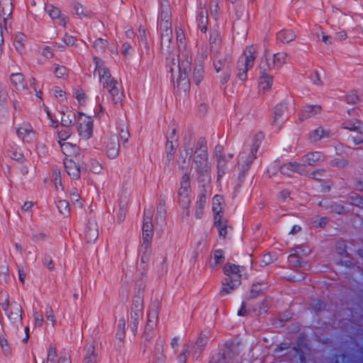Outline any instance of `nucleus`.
Wrapping results in <instances>:
<instances>
[{
	"label": "nucleus",
	"mask_w": 363,
	"mask_h": 363,
	"mask_svg": "<svg viewBox=\"0 0 363 363\" xmlns=\"http://www.w3.org/2000/svg\"><path fill=\"white\" fill-rule=\"evenodd\" d=\"M270 301L266 298L263 299L259 305L254 307L252 311L256 313V315H259L266 313L268 311Z\"/></svg>",
	"instance_id": "43"
},
{
	"label": "nucleus",
	"mask_w": 363,
	"mask_h": 363,
	"mask_svg": "<svg viewBox=\"0 0 363 363\" xmlns=\"http://www.w3.org/2000/svg\"><path fill=\"white\" fill-rule=\"evenodd\" d=\"M61 150L64 155L70 157L74 158L76 160L79 157V147L72 143L68 142H60L59 141Z\"/></svg>",
	"instance_id": "21"
},
{
	"label": "nucleus",
	"mask_w": 363,
	"mask_h": 363,
	"mask_svg": "<svg viewBox=\"0 0 363 363\" xmlns=\"http://www.w3.org/2000/svg\"><path fill=\"white\" fill-rule=\"evenodd\" d=\"M321 106L318 105H306L303 106L301 113H299V121H303L304 120L313 117L315 115L320 113Z\"/></svg>",
	"instance_id": "26"
},
{
	"label": "nucleus",
	"mask_w": 363,
	"mask_h": 363,
	"mask_svg": "<svg viewBox=\"0 0 363 363\" xmlns=\"http://www.w3.org/2000/svg\"><path fill=\"white\" fill-rule=\"evenodd\" d=\"M46 11H48L49 16L52 19L57 20V23L60 26H62L64 27L66 26V24L68 21V18L64 15H62L61 11L59 9L53 6L52 5H50L48 6H47Z\"/></svg>",
	"instance_id": "25"
},
{
	"label": "nucleus",
	"mask_w": 363,
	"mask_h": 363,
	"mask_svg": "<svg viewBox=\"0 0 363 363\" xmlns=\"http://www.w3.org/2000/svg\"><path fill=\"white\" fill-rule=\"evenodd\" d=\"M10 80L12 85L19 91H25L27 89L24 76L22 73H13L11 74Z\"/></svg>",
	"instance_id": "27"
},
{
	"label": "nucleus",
	"mask_w": 363,
	"mask_h": 363,
	"mask_svg": "<svg viewBox=\"0 0 363 363\" xmlns=\"http://www.w3.org/2000/svg\"><path fill=\"white\" fill-rule=\"evenodd\" d=\"M74 10L75 13L79 16L80 18L84 17H90L91 12L89 10L85 9L83 6L79 3L74 4Z\"/></svg>",
	"instance_id": "51"
},
{
	"label": "nucleus",
	"mask_w": 363,
	"mask_h": 363,
	"mask_svg": "<svg viewBox=\"0 0 363 363\" xmlns=\"http://www.w3.org/2000/svg\"><path fill=\"white\" fill-rule=\"evenodd\" d=\"M108 41L106 40L99 38L94 41V48L97 52H104L106 49Z\"/></svg>",
	"instance_id": "56"
},
{
	"label": "nucleus",
	"mask_w": 363,
	"mask_h": 363,
	"mask_svg": "<svg viewBox=\"0 0 363 363\" xmlns=\"http://www.w3.org/2000/svg\"><path fill=\"white\" fill-rule=\"evenodd\" d=\"M318 206L330 212L337 214H344L345 213V207L342 205L330 200L323 199L318 203Z\"/></svg>",
	"instance_id": "24"
},
{
	"label": "nucleus",
	"mask_w": 363,
	"mask_h": 363,
	"mask_svg": "<svg viewBox=\"0 0 363 363\" xmlns=\"http://www.w3.org/2000/svg\"><path fill=\"white\" fill-rule=\"evenodd\" d=\"M54 74L57 78H65L68 75L67 67L57 65L55 66Z\"/></svg>",
	"instance_id": "58"
},
{
	"label": "nucleus",
	"mask_w": 363,
	"mask_h": 363,
	"mask_svg": "<svg viewBox=\"0 0 363 363\" xmlns=\"http://www.w3.org/2000/svg\"><path fill=\"white\" fill-rule=\"evenodd\" d=\"M152 215L153 209L152 207L149 208L148 209L145 208L143 224V244L146 243L147 245L150 244L154 233L153 224L152 222Z\"/></svg>",
	"instance_id": "9"
},
{
	"label": "nucleus",
	"mask_w": 363,
	"mask_h": 363,
	"mask_svg": "<svg viewBox=\"0 0 363 363\" xmlns=\"http://www.w3.org/2000/svg\"><path fill=\"white\" fill-rule=\"evenodd\" d=\"M159 308L160 303L158 301H154L151 303L147 313V323L145 328L146 331L153 332L156 327L158 320Z\"/></svg>",
	"instance_id": "14"
},
{
	"label": "nucleus",
	"mask_w": 363,
	"mask_h": 363,
	"mask_svg": "<svg viewBox=\"0 0 363 363\" xmlns=\"http://www.w3.org/2000/svg\"><path fill=\"white\" fill-rule=\"evenodd\" d=\"M273 77L269 74H260L259 86L262 89L268 90L272 87Z\"/></svg>",
	"instance_id": "42"
},
{
	"label": "nucleus",
	"mask_w": 363,
	"mask_h": 363,
	"mask_svg": "<svg viewBox=\"0 0 363 363\" xmlns=\"http://www.w3.org/2000/svg\"><path fill=\"white\" fill-rule=\"evenodd\" d=\"M206 343H207V337L203 335V334H201V335L199 336V337L198 338V340L196 342L195 350L193 352V357L194 358L197 359L199 357L202 350L205 347Z\"/></svg>",
	"instance_id": "34"
},
{
	"label": "nucleus",
	"mask_w": 363,
	"mask_h": 363,
	"mask_svg": "<svg viewBox=\"0 0 363 363\" xmlns=\"http://www.w3.org/2000/svg\"><path fill=\"white\" fill-rule=\"evenodd\" d=\"M77 124L79 135L83 139L87 140L91 138L93 133V120L91 117L79 112Z\"/></svg>",
	"instance_id": "8"
},
{
	"label": "nucleus",
	"mask_w": 363,
	"mask_h": 363,
	"mask_svg": "<svg viewBox=\"0 0 363 363\" xmlns=\"http://www.w3.org/2000/svg\"><path fill=\"white\" fill-rule=\"evenodd\" d=\"M239 352L238 345L227 342L223 351L213 355L208 363H229L231 359L239 354Z\"/></svg>",
	"instance_id": "7"
},
{
	"label": "nucleus",
	"mask_w": 363,
	"mask_h": 363,
	"mask_svg": "<svg viewBox=\"0 0 363 363\" xmlns=\"http://www.w3.org/2000/svg\"><path fill=\"white\" fill-rule=\"evenodd\" d=\"M0 345L4 355H11L12 349L10 345L9 344L8 340L5 337H0Z\"/></svg>",
	"instance_id": "57"
},
{
	"label": "nucleus",
	"mask_w": 363,
	"mask_h": 363,
	"mask_svg": "<svg viewBox=\"0 0 363 363\" xmlns=\"http://www.w3.org/2000/svg\"><path fill=\"white\" fill-rule=\"evenodd\" d=\"M160 29L162 32H172V19L160 20Z\"/></svg>",
	"instance_id": "62"
},
{
	"label": "nucleus",
	"mask_w": 363,
	"mask_h": 363,
	"mask_svg": "<svg viewBox=\"0 0 363 363\" xmlns=\"http://www.w3.org/2000/svg\"><path fill=\"white\" fill-rule=\"evenodd\" d=\"M328 136V133L321 127L318 128L310 133V139L313 142H316Z\"/></svg>",
	"instance_id": "45"
},
{
	"label": "nucleus",
	"mask_w": 363,
	"mask_h": 363,
	"mask_svg": "<svg viewBox=\"0 0 363 363\" xmlns=\"http://www.w3.org/2000/svg\"><path fill=\"white\" fill-rule=\"evenodd\" d=\"M363 125V123H362L360 121H359L357 119H352L350 121H345L342 123V127L345 129H348L350 130H355L359 133H363V130L359 129V128H357V126Z\"/></svg>",
	"instance_id": "50"
},
{
	"label": "nucleus",
	"mask_w": 363,
	"mask_h": 363,
	"mask_svg": "<svg viewBox=\"0 0 363 363\" xmlns=\"http://www.w3.org/2000/svg\"><path fill=\"white\" fill-rule=\"evenodd\" d=\"M245 268L235 264L226 263L223 267V273L225 277L222 281V287L220 290V296H225L231 293L241 283Z\"/></svg>",
	"instance_id": "3"
},
{
	"label": "nucleus",
	"mask_w": 363,
	"mask_h": 363,
	"mask_svg": "<svg viewBox=\"0 0 363 363\" xmlns=\"http://www.w3.org/2000/svg\"><path fill=\"white\" fill-rule=\"evenodd\" d=\"M8 318L11 323L18 330L22 325V308L17 302L11 303V308L7 312Z\"/></svg>",
	"instance_id": "13"
},
{
	"label": "nucleus",
	"mask_w": 363,
	"mask_h": 363,
	"mask_svg": "<svg viewBox=\"0 0 363 363\" xmlns=\"http://www.w3.org/2000/svg\"><path fill=\"white\" fill-rule=\"evenodd\" d=\"M193 152L194 148L190 140L185 142L177 160V164L181 169H184L188 167Z\"/></svg>",
	"instance_id": "12"
},
{
	"label": "nucleus",
	"mask_w": 363,
	"mask_h": 363,
	"mask_svg": "<svg viewBox=\"0 0 363 363\" xmlns=\"http://www.w3.org/2000/svg\"><path fill=\"white\" fill-rule=\"evenodd\" d=\"M259 145L260 143L258 141V139L255 138L250 150L243 151L240 154L238 160V168L240 169L238 179L240 182L244 179L245 174L249 170L252 161L256 158V154Z\"/></svg>",
	"instance_id": "4"
},
{
	"label": "nucleus",
	"mask_w": 363,
	"mask_h": 363,
	"mask_svg": "<svg viewBox=\"0 0 363 363\" xmlns=\"http://www.w3.org/2000/svg\"><path fill=\"white\" fill-rule=\"evenodd\" d=\"M191 57H189L188 53L181 52L177 56V60L175 62L172 59L171 65H169V72L172 74V79L174 81L175 75L178 73L177 77V85L182 84L184 87L189 86V79L188 74L191 70Z\"/></svg>",
	"instance_id": "1"
},
{
	"label": "nucleus",
	"mask_w": 363,
	"mask_h": 363,
	"mask_svg": "<svg viewBox=\"0 0 363 363\" xmlns=\"http://www.w3.org/2000/svg\"><path fill=\"white\" fill-rule=\"evenodd\" d=\"M165 359L162 352V345L156 343L154 347L153 363H165Z\"/></svg>",
	"instance_id": "38"
},
{
	"label": "nucleus",
	"mask_w": 363,
	"mask_h": 363,
	"mask_svg": "<svg viewBox=\"0 0 363 363\" xmlns=\"http://www.w3.org/2000/svg\"><path fill=\"white\" fill-rule=\"evenodd\" d=\"M349 200L352 205L363 208V199L358 194L351 195Z\"/></svg>",
	"instance_id": "64"
},
{
	"label": "nucleus",
	"mask_w": 363,
	"mask_h": 363,
	"mask_svg": "<svg viewBox=\"0 0 363 363\" xmlns=\"http://www.w3.org/2000/svg\"><path fill=\"white\" fill-rule=\"evenodd\" d=\"M77 121V117L75 113L72 111L63 112L61 116V124L64 127H69L74 124V122Z\"/></svg>",
	"instance_id": "32"
},
{
	"label": "nucleus",
	"mask_w": 363,
	"mask_h": 363,
	"mask_svg": "<svg viewBox=\"0 0 363 363\" xmlns=\"http://www.w3.org/2000/svg\"><path fill=\"white\" fill-rule=\"evenodd\" d=\"M282 174L291 176L292 173L296 172L299 174H303L306 172V166L304 164L296 162L283 164L279 168Z\"/></svg>",
	"instance_id": "17"
},
{
	"label": "nucleus",
	"mask_w": 363,
	"mask_h": 363,
	"mask_svg": "<svg viewBox=\"0 0 363 363\" xmlns=\"http://www.w3.org/2000/svg\"><path fill=\"white\" fill-rule=\"evenodd\" d=\"M94 62L96 65L94 73L98 72L99 75L100 83L103 85L105 82L111 80L113 78L108 68L101 64V60L98 57H94Z\"/></svg>",
	"instance_id": "19"
},
{
	"label": "nucleus",
	"mask_w": 363,
	"mask_h": 363,
	"mask_svg": "<svg viewBox=\"0 0 363 363\" xmlns=\"http://www.w3.org/2000/svg\"><path fill=\"white\" fill-rule=\"evenodd\" d=\"M118 128L121 140L123 141V144L127 143L130 137V133L128 128L125 127V125H121Z\"/></svg>",
	"instance_id": "60"
},
{
	"label": "nucleus",
	"mask_w": 363,
	"mask_h": 363,
	"mask_svg": "<svg viewBox=\"0 0 363 363\" xmlns=\"http://www.w3.org/2000/svg\"><path fill=\"white\" fill-rule=\"evenodd\" d=\"M255 52V48L249 46L246 48L243 55L239 58L237 62V77L240 80L245 81L247 79V71L254 66L256 58Z\"/></svg>",
	"instance_id": "5"
},
{
	"label": "nucleus",
	"mask_w": 363,
	"mask_h": 363,
	"mask_svg": "<svg viewBox=\"0 0 363 363\" xmlns=\"http://www.w3.org/2000/svg\"><path fill=\"white\" fill-rule=\"evenodd\" d=\"M87 167L91 172L95 174L99 173L102 169L101 164L94 159H91L89 161Z\"/></svg>",
	"instance_id": "59"
},
{
	"label": "nucleus",
	"mask_w": 363,
	"mask_h": 363,
	"mask_svg": "<svg viewBox=\"0 0 363 363\" xmlns=\"http://www.w3.org/2000/svg\"><path fill=\"white\" fill-rule=\"evenodd\" d=\"M56 205L60 213L65 216L69 214V202L67 200L59 199L57 201Z\"/></svg>",
	"instance_id": "53"
},
{
	"label": "nucleus",
	"mask_w": 363,
	"mask_h": 363,
	"mask_svg": "<svg viewBox=\"0 0 363 363\" xmlns=\"http://www.w3.org/2000/svg\"><path fill=\"white\" fill-rule=\"evenodd\" d=\"M223 197L220 195H216L213 199L212 210L215 216H223L222 207L220 206Z\"/></svg>",
	"instance_id": "44"
},
{
	"label": "nucleus",
	"mask_w": 363,
	"mask_h": 363,
	"mask_svg": "<svg viewBox=\"0 0 363 363\" xmlns=\"http://www.w3.org/2000/svg\"><path fill=\"white\" fill-rule=\"evenodd\" d=\"M208 147L205 138H200L196 144L191 169H194L200 177H208L211 165L208 159Z\"/></svg>",
	"instance_id": "2"
},
{
	"label": "nucleus",
	"mask_w": 363,
	"mask_h": 363,
	"mask_svg": "<svg viewBox=\"0 0 363 363\" xmlns=\"http://www.w3.org/2000/svg\"><path fill=\"white\" fill-rule=\"evenodd\" d=\"M325 159V155L320 152H308L302 157L301 160L310 166L320 165Z\"/></svg>",
	"instance_id": "22"
},
{
	"label": "nucleus",
	"mask_w": 363,
	"mask_h": 363,
	"mask_svg": "<svg viewBox=\"0 0 363 363\" xmlns=\"http://www.w3.org/2000/svg\"><path fill=\"white\" fill-rule=\"evenodd\" d=\"M272 118V125L281 129L288 118V106L286 102L282 101L274 106Z\"/></svg>",
	"instance_id": "10"
},
{
	"label": "nucleus",
	"mask_w": 363,
	"mask_h": 363,
	"mask_svg": "<svg viewBox=\"0 0 363 363\" xmlns=\"http://www.w3.org/2000/svg\"><path fill=\"white\" fill-rule=\"evenodd\" d=\"M270 56L269 50H267L264 52V59L262 60L259 65L260 74H269L270 70V64L268 62L267 57Z\"/></svg>",
	"instance_id": "47"
},
{
	"label": "nucleus",
	"mask_w": 363,
	"mask_h": 363,
	"mask_svg": "<svg viewBox=\"0 0 363 363\" xmlns=\"http://www.w3.org/2000/svg\"><path fill=\"white\" fill-rule=\"evenodd\" d=\"M231 62V57L229 55H220L215 53L213 55V66L216 72H220L223 69L228 67Z\"/></svg>",
	"instance_id": "23"
},
{
	"label": "nucleus",
	"mask_w": 363,
	"mask_h": 363,
	"mask_svg": "<svg viewBox=\"0 0 363 363\" xmlns=\"http://www.w3.org/2000/svg\"><path fill=\"white\" fill-rule=\"evenodd\" d=\"M227 159L224 155H219L217 157L218 177H221L225 173Z\"/></svg>",
	"instance_id": "52"
},
{
	"label": "nucleus",
	"mask_w": 363,
	"mask_h": 363,
	"mask_svg": "<svg viewBox=\"0 0 363 363\" xmlns=\"http://www.w3.org/2000/svg\"><path fill=\"white\" fill-rule=\"evenodd\" d=\"M301 247H297L294 252L289 255L288 257V261L291 265L295 267H303L301 258L299 256Z\"/></svg>",
	"instance_id": "36"
},
{
	"label": "nucleus",
	"mask_w": 363,
	"mask_h": 363,
	"mask_svg": "<svg viewBox=\"0 0 363 363\" xmlns=\"http://www.w3.org/2000/svg\"><path fill=\"white\" fill-rule=\"evenodd\" d=\"M189 191L179 188V189L178 191V196H179V203L181 206L184 207V208L189 207L191 201L189 198Z\"/></svg>",
	"instance_id": "39"
},
{
	"label": "nucleus",
	"mask_w": 363,
	"mask_h": 363,
	"mask_svg": "<svg viewBox=\"0 0 363 363\" xmlns=\"http://www.w3.org/2000/svg\"><path fill=\"white\" fill-rule=\"evenodd\" d=\"M126 209H127V202L125 201H121L119 203V209L118 212L117 213V221L118 223H122L125 218L126 214Z\"/></svg>",
	"instance_id": "54"
},
{
	"label": "nucleus",
	"mask_w": 363,
	"mask_h": 363,
	"mask_svg": "<svg viewBox=\"0 0 363 363\" xmlns=\"http://www.w3.org/2000/svg\"><path fill=\"white\" fill-rule=\"evenodd\" d=\"M206 203V195L205 191L201 192L199 196L195 206V216L201 218L203 214V209Z\"/></svg>",
	"instance_id": "28"
},
{
	"label": "nucleus",
	"mask_w": 363,
	"mask_h": 363,
	"mask_svg": "<svg viewBox=\"0 0 363 363\" xmlns=\"http://www.w3.org/2000/svg\"><path fill=\"white\" fill-rule=\"evenodd\" d=\"M125 336V320L124 318H121L118 320L117 332L116 334V337L120 341H123Z\"/></svg>",
	"instance_id": "49"
},
{
	"label": "nucleus",
	"mask_w": 363,
	"mask_h": 363,
	"mask_svg": "<svg viewBox=\"0 0 363 363\" xmlns=\"http://www.w3.org/2000/svg\"><path fill=\"white\" fill-rule=\"evenodd\" d=\"M287 54L284 52H277L273 55V65L278 68L281 67L286 63Z\"/></svg>",
	"instance_id": "48"
},
{
	"label": "nucleus",
	"mask_w": 363,
	"mask_h": 363,
	"mask_svg": "<svg viewBox=\"0 0 363 363\" xmlns=\"http://www.w3.org/2000/svg\"><path fill=\"white\" fill-rule=\"evenodd\" d=\"M198 28L202 33H206L208 25V15L206 8H201L196 16Z\"/></svg>",
	"instance_id": "29"
},
{
	"label": "nucleus",
	"mask_w": 363,
	"mask_h": 363,
	"mask_svg": "<svg viewBox=\"0 0 363 363\" xmlns=\"http://www.w3.org/2000/svg\"><path fill=\"white\" fill-rule=\"evenodd\" d=\"M97 353L96 352L95 346L91 344L86 347V354L84 359V363H96Z\"/></svg>",
	"instance_id": "35"
},
{
	"label": "nucleus",
	"mask_w": 363,
	"mask_h": 363,
	"mask_svg": "<svg viewBox=\"0 0 363 363\" xmlns=\"http://www.w3.org/2000/svg\"><path fill=\"white\" fill-rule=\"evenodd\" d=\"M57 357V350L53 345H50L48 350L47 362H55Z\"/></svg>",
	"instance_id": "63"
},
{
	"label": "nucleus",
	"mask_w": 363,
	"mask_h": 363,
	"mask_svg": "<svg viewBox=\"0 0 363 363\" xmlns=\"http://www.w3.org/2000/svg\"><path fill=\"white\" fill-rule=\"evenodd\" d=\"M295 38V33L289 30H282L277 33V39L283 43H290L294 40Z\"/></svg>",
	"instance_id": "37"
},
{
	"label": "nucleus",
	"mask_w": 363,
	"mask_h": 363,
	"mask_svg": "<svg viewBox=\"0 0 363 363\" xmlns=\"http://www.w3.org/2000/svg\"><path fill=\"white\" fill-rule=\"evenodd\" d=\"M261 285H262V284L259 283V282H257L256 284H253L252 285L250 294H248V296L246 298V299L247 301L255 298L256 297L262 294V289Z\"/></svg>",
	"instance_id": "46"
},
{
	"label": "nucleus",
	"mask_w": 363,
	"mask_h": 363,
	"mask_svg": "<svg viewBox=\"0 0 363 363\" xmlns=\"http://www.w3.org/2000/svg\"><path fill=\"white\" fill-rule=\"evenodd\" d=\"M64 166L66 172L72 179L80 177L81 169L78 161H75L74 158L66 157L64 160Z\"/></svg>",
	"instance_id": "16"
},
{
	"label": "nucleus",
	"mask_w": 363,
	"mask_h": 363,
	"mask_svg": "<svg viewBox=\"0 0 363 363\" xmlns=\"http://www.w3.org/2000/svg\"><path fill=\"white\" fill-rule=\"evenodd\" d=\"M172 40V32H162L161 33V45L162 48L164 44H167L168 48Z\"/></svg>",
	"instance_id": "61"
},
{
	"label": "nucleus",
	"mask_w": 363,
	"mask_h": 363,
	"mask_svg": "<svg viewBox=\"0 0 363 363\" xmlns=\"http://www.w3.org/2000/svg\"><path fill=\"white\" fill-rule=\"evenodd\" d=\"M205 71L202 65L196 66L193 72L192 81L196 85H199L203 80Z\"/></svg>",
	"instance_id": "41"
},
{
	"label": "nucleus",
	"mask_w": 363,
	"mask_h": 363,
	"mask_svg": "<svg viewBox=\"0 0 363 363\" xmlns=\"http://www.w3.org/2000/svg\"><path fill=\"white\" fill-rule=\"evenodd\" d=\"M311 308L315 312L325 309L326 304L320 299H313L310 303Z\"/></svg>",
	"instance_id": "55"
},
{
	"label": "nucleus",
	"mask_w": 363,
	"mask_h": 363,
	"mask_svg": "<svg viewBox=\"0 0 363 363\" xmlns=\"http://www.w3.org/2000/svg\"><path fill=\"white\" fill-rule=\"evenodd\" d=\"M99 237V226L94 220H89L85 231L84 238L88 243L94 242Z\"/></svg>",
	"instance_id": "20"
},
{
	"label": "nucleus",
	"mask_w": 363,
	"mask_h": 363,
	"mask_svg": "<svg viewBox=\"0 0 363 363\" xmlns=\"http://www.w3.org/2000/svg\"><path fill=\"white\" fill-rule=\"evenodd\" d=\"M110 94L111 99L116 106L121 105L125 97L123 91H121L118 82L113 77L111 80L105 82L102 85Z\"/></svg>",
	"instance_id": "11"
},
{
	"label": "nucleus",
	"mask_w": 363,
	"mask_h": 363,
	"mask_svg": "<svg viewBox=\"0 0 363 363\" xmlns=\"http://www.w3.org/2000/svg\"><path fill=\"white\" fill-rule=\"evenodd\" d=\"M19 138L26 143H33L35 140V132L30 123H23L16 129Z\"/></svg>",
	"instance_id": "15"
},
{
	"label": "nucleus",
	"mask_w": 363,
	"mask_h": 363,
	"mask_svg": "<svg viewBox=\"0 0 363 363\" xmlns=\"http://www.w3.org/2000/svg\"><path fill=\"white\" fill-rule=\"evenodd\" d=\"M160 20L172 19V11L168 0H161L160 2Z\"/></svg>",
	"instance_id": "31"
},
{
	"label": "nucleus",
	"mask_w": 363,
	"mask_h": 363,
	"mask_svg": "<svg viewBox=\"0 0 363 363\" xmlns=\"http://www.w3.org/2000/svg\"><path fill=\"white\" fill-rule=\"evenodd\" d=\"M152 337L153 332L146 331V330H145L140 343V350L143 351V354L146 352L147 348L149 347Z\"/></svg>",
	"instance_id": "40"
},
{
	"label": "nucleus",
	"mask_w": 363,
	"mask_h": 363,
	"mask_svg": "<svg viewBox=\"0 0 363 363\" xmlns=\"http://www.w3.org/2000/svg\"><path fill=\"white\" fill-rule=\"evenodd\" d=\"M228 221L223 218V216H214V225L218 228L219 236L225 238L227 235Z\"/></svg>",
	"instance_id": "30"
},
{
	"label": "nucleus",
	"mask_w": 363,
	"mask_h": 363,
	"mask_svg": "<svg viewBox=\"0 0 363 363\" xmlns=\"http://www.w3.org/2000/svg\"><path fill=\"white\" fill-rule=\"evenodd\" d=\"M143 298L140 296H135L133 299L129 326L130 330L135 335L140 320L143 318Z\"/></svg>",
	"instance_id": "6"
},
{
	"label": "nucleus",
	"mask_w": 363,
	"mask_h": 363,
	"mask_svg": "<svg viewBox=\"0 0 363 363\" xmlns=\"http://www.w3.org/2000/svg\"><path fill=\"white\" fill-rule=\"evenodd\" d=\"M120 144L116 135H111L106 145V155L111 159L116 158L119 154Z\"/></svg>",
	"instance_id": "18"
},
{
	"label": "nucleus",
	"mask_w": 363,
	"mask_h": 363,
	"mask_svg": "<svg viewBox=\"0 0 363 363\" xmlns=\"http://www.w3.org/2000/svg\"><path fill=\"white\" fill-rule=\"evenodd\" d=\"M178 147V143L167 140L165 146L166 160L170 163L172 162L174 157L175 151Z\"/></svg>",
	"instance_id": "33"
}]
</instances>
